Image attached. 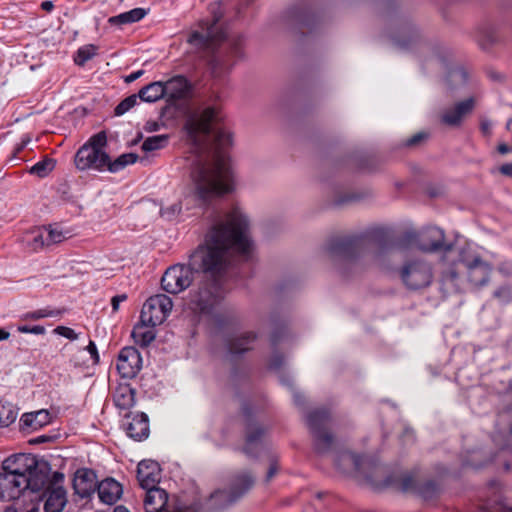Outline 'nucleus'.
Wrapping results in <instances>:
<instances>
[{
  "label": "nucleus",
  "instance_id": "17",
  "mask_svg": "<svg viewBox=\"0 0 512 512\" xmlns=\"http://www.w3.org/2000/svg\"><path fill=\"white\" fill-rule=\"evenodd\" d=\"M388 37L396 49L400 51L409 50L412 47L415 38L412 18L404 16L397 17L393 21Z\"/></svg>",
  "mask_w": 512,
  "mask_h": 512
},
{
  "label": "nucleus",
  "instance_id": "24",
  "mask_svg": "<svg viewBox=\"0 0 512 512\" xmlns=\"http://www.w3.org/2000/svg\"><path fill=\"white\" fill-rule=\"evenodd\" d=\"M161 478L160 465L154 460H142L137 467V479L142 488L157 486Z\"/></svg>",
  "mask_w": 512,
  "mask_h": 512
},
{
  "label": "nucleus",
  "instance_id": "39",
  "mask_svg": "<svg viewBox=\"0 0 512 512\" xmlns=\"http://www.w3.org/2000/svg\"><path fill=\"white\" fill-rule=\"evenodd\" d=\"M168 143L167 135H156L148 137L142 143V150L145 152H152L164 148Z\"/></svg>",
  "mask_w": 512,
  "mask_h": 512
},
{
  "label": "nucleus",
  "instance_id": "9",
  "mask_svg": "<svg viewBox=\"0 0 512 512\" xmlns=\"http://www.w3.org/2000/svg\"><path fill=\"white\" fill-rule=\"evenodd\" d=\"M2 469L19 478L43 482V487L48 483L47 475L39 469L36 456L29 453H18L7 457L2 463Z\"/></svg>",
  "mask_w": 512,
  "mask_h": 512
},
{
  "label": "nucleus",
  "instance_id": "15",
  "mask_svg": "<svg viewBox=\"0 0 512 512\" xmlns=\"http://www.w3.org/2000/svg\"><path fill=\"white\" fill-rule=\"evenodd\" d=\"M173 308L172 299L164 294L151 296L141 310V323L157 326L162 324Z\"/></svg>",
  "mask_w": 512,
  "mask_h": 512
},
{
  "label": "nucleus",
  "instance_id": "50",
  "mask_svg": "<svg viewBox=\"0 0 512 512\" xmlns=\"http://www.w3.org/2000/svg\"><path fill=\"white\" fill-rule=\"evenodd\" d=\"M283 363V356L278 352H274L269 360L268 367L271 370L279 371Z\"/></svg>",
  "mask_w": 512,
  "mask_h": 512
},
{
  "label": "nucleus",
  "instance_id": "26",
  "mask_svg": "<svg viewBox=\"0 0 512 512\" xmlns=\"http://www.w3.org/2000/svg\"><path fill=\"white\" fill-rule=\"evenodd\" d=\"M97 492L103 503L113 505L121 497L123 489L115 479L106 478L97 485Z\"/></svg>",
  "mask_w": 512,
  "mask_h": 512
},
{
  "label": "nucleus",
  "instance_id": "10",
  "mask_svg": "<svg viewBox=\"0 0 512 512\" xmlns=\"http://www.w3.org/2000/svg\"><path fill=\"white\" fill-rule=\"evenodd\" d=\"M458 250L452 254L441 255L440 288L445 295L460 293L464 290L465 279L459 267Z\"/></svg>",
  "mask_w": 512,
  "mask_h": 512
},
{
  "label": "nucleus",
  "instance_id": "45",
  "mask_svg": "<svg viewBox=\"0 0 512 512\" xmlns=\"http://www.w3.org/2000/svg\"><path fill=\"white\" fill-rule=\"evenodd\" d=\"M182 211V202L173 203L165 208L160 209V215L167 221L175 220Z\"/></svg>",
  "mask_w": 512,
  "mask_h": 512
},
{
  "label": "nucleus",
  "instance_id": "21",
  "mask_svg": "<svg viewBox=\"0 0 512 512\" xmlns=\"http://www.w3.org/2000/svg\"><path fill=\"white\" fill-rule=\"evenodd\" d=\"M123 427L128 437L135 441L145 440L150 433L148 416L143 412L125 415Z\"/></svg>",
  "mask_w": 512,
  "mask_h": 512
},
{
  "label": "nucleus",
  "instance_id": "63",
  "mask_svg": "<svg viewBox=\"0 0 512 512\" xmlns=\"http://www.w3.org/2000/svg\"><path fill=\"white\" fill-rule=\"evenodd\" d=\"M303 398L304 397L299 392L293 390V399H294V402L296 405H298V406L302 405Z\"/></svg>",
  "mask_w": 512,
  "mask_h": 512
},
{
  "label": "nucleus",
  "instance_id": "56",
  "mask_svg": "<svg viewBox=\"0 0 512 512\" xmlns=\"http://www.w3.org/2000/svg\"><path fill=\"white\" fill-rule=\"evenodd\" d=\"M127 299V296L126 294H120V295H116L114 296L112 299H111V305H112V310L113 312H117L118 309H119V305L120 303H122L123 301H125Z\"/></svg>",
  "mask_w": 512,
  "mask_h": 512
},
{
  "label": "nucleus",
  "instance_id": "18",
  "mask_svg": "<svg viewBox=\"0 0 512 512\" xmlns=\"http://www.w3.org/2000/svg\"><path fill=\"white\" fill-rule=\"evenodd\" d=\"M146 490L144 498V509L146 512H171L167 508L168 494L164 489L157 486L143 488ZM172 512H199L196 505H177Z\"/></svg>",
  "mask_w": 512,
  "mask_h": 512
},
{
  "label": "nucleus",
  "instance_id": "11",
  "mask_svg": "<svg viewBox=\"0 0 512 512\" xmlns=\"http://www.w3.org/2000/svg\"><path fill=\"white\" fill-rule=\"evenodd\" d=\"M330 420V414L324 408L315 409L307 415V424L313 435L314 448L318 454H325L332 448L333 436L328 430Z\"/></svg>",
  "mask_w": 512,
  "mask_h": 512
},
{
  "label": "nucleus",
  "instance_id": "13",
  "mask_svg": "<svg viewBox=\"0 0 512 512\" xmlns=\"http://www.w3.org/2000/svg\"><path fill=\"white\" fill-rule=\"evenodd\" d=\"M459 261L465 266L468 281L475 287L485 286L492 272V266L479 255H469L465 248L458 249Z\"/></svg>",
  "mask_w": 512,
  "mask_h": 512
},
{
  "label": "nucleus",
  "instance_id": "55",
  "mask_svg": "<svg viewBox=\"0 0 512 512\" xmlns=\"http://www.w3.org/2000/svg\"><path fill=\"white\" fill-rule=\"evenodd\" d=\"M284 335L285 330L283 328L275 329L271 335L272 346L275 347L278 343H280Z\"/></svg>",
  "mask_w": 512,
  "mask_h": 512
},
{
  "label": "nucleus",
  "instance_id": "32",
  "mask_svg": "<svg viewBox=\"0 0 512 512\" xmlns=\"http://www.w3.org/2000/svg\"><path fill=\"white\" fill-rule=\"evenodd\" d=\"M138 96L140 100L148 103L156 102L159 99L166 97V90L164 89V82L155 81L139 90Z\"/></svg>",
  "mask_w": 512,
  "mask_h": 512
},
{
  "label": "nucleus",
  "instance_id": "62",
  "mask_svg": "<svg viewBox=\"0 0 512 512\" xmlns=\"http://www.w3.org/2000/svg\"><path fill=\"white\" fill-rule=\"evenodd\" d=\"M146 131L148 132H154L159 129V124L155 121L147 122L145 126Z\"/></svg>",
  "mask_w": 512,
  "mask_h": 512
},
{
  "label": "nucleus",
  "instance_id": "25",
  "mask_svg": "<svg viewBox=\"0 0 512 512\" xmlns=\"http://www.w3.org/2000/svg\"><path fill=\"white\" fill-rule=\"evenodd\" d=\"M45 496V512H62L68 501L67 492L62 486L48 485Z\"/></svg>",
  "mask_w": 512,
  "mask_h": 512
},
{
  "label": "nucleus",
  "instance_id": "16",
  "mask_svg": "<svg viewBox=\"0 0 512 512\" xmlns=\"http://www.w3.org/2000/svg\"><path fill=\"white\" fill-rule=\"evenodd\" d=\"M43 488V482L19 478L10 472L0 473V500H13L20 497L26 489L38 492Z\"/></svg>",
  "mask_w": 512,
  "mask_h": 512
},
{
  "label": "nucleus",
  "instance_id": "19",
  "mask_svg": "<svg viewBox=\"0 0 512 512\" xmlns=\"http://www.w3.org/2000/svg\"><path fill=\"white\" fill-rule=\"evenodd\" d=\"M474 106V98L470 97L444 108L439 113V123L446 127L459 128L465 118L472 113Z\"/></svg>",
  "mask_w": 512,
  "mask_h": 512
},
{
  "label": "nucleus",
  "instance_id": "49",
  "mask_svg": "<svg viewBox=\"0 0 512 512\" xmlns=\"http://www.w3.org/2000/svg\"><path fill=\"white\" fill-rule=\"evenodd\" d=\"M17 331L20 333H31L35 335H43L46 332L45 327L41 325H19L17 327Z\"/></svg>",
  "mask_w": 512,
  "mask_h": 512
},
{
  "label": "nucleus",
  "instance_id": "59",
  "mask_svg": "<svg viewBox=\"0 0 512 512\" xmlns=\"http://www.w3.org/2000/svg\"><path fill=\"white\" fill-rule=\"evenodd\" d=\"M480 129L484 135L489 136L492 130V123L489 120H482Z\"/></svg>",
  "mask_w": 512,
  "mask_h": 512
},
{
  "label": "nucleus",
  "instance_id": "48",
  "mask_svg": "<svg viewBox=\"0 0 512 512\" xmlns=\"http://www.w3.org/2000/svg\"><path fill=\"white\" fill-rule=\"evenodd\" d=\"M53 332L57 335L63 336L71 341L77 340L79 335L72 328L66 326H57Z\"/></svg>",
  "mask_w": 512,
  "mask_h": 512
},
{
  "label": "nucleus",
  "instance_id": "58",
  "mask_svg": "<svg viewBox=\"0 0 512 512\" xmlns=\"http://www.w3.org/2000/svg\"><path fill=\"white\" fill-rule=\"evenodd\" d=\"M109 23L115 24V25H122V24H129L128 19L126 18V14L121 13L117 16H113L109 19Z\"/></svg>",
  "mask_w": 512,
  "mask_h": 512
},
{
  "label": "nucleus",
  "instance_id": "14",
  "mask_svg": "<svg viewBox=\"0 0 512 512\" xmlns=\"http://www.w3.org/2000/svg\"><path fill=\"white\" fill-rule=\"evenodd\" d=\"M418 250L425 253L452 254L454 244L446 242L445 232L436 226H426L418 231Z\"/></svg>",
  "mask_w": 512,
  "mask_h": 512
},
{
  "label": "nucleus",
  "instance_id": "30",
  "mask_svg": "<svg viewBox=\"0 0 512 512\" xmlns=\"http://www.w3.org/2000/svg\"><path fill=\"white\" fill-rule=\"evenodd\" d=\"M474 39L483 50H488L498 41V35L493 25L485 23L476 27Z\"/></svg>",
  "mask_w": 512,
  "mask_h": 512
},
{
  "label": "nucleus",
  "instance_id": "31",
  "mask_svg": "<svg viewBox=\"0 0 512 512\" xmlns=\"http://www.w3.org/2000/svg\"><path fill=\"white\" fill-rule=\"evenodd\" d=\"M113 401L120 410H128L135 404V390L128 384H121L114 391Z\"/></svg>",
  "mask_w": 512,
  "mask_h": 512
},
{
  "label": "nucleus",
  "instance_id": "43",
  "mask_svg": "<svg viewBox=\"0 0 512 512\" xmlns=\"http://www.w3.org/2000/svg\"><path fill=\"white\" fill-rule=\"evenodd\" d=\"M433 280V272L430 265L421 264L418 261V288L426 287L431 284Z\"/></svg>",
  "mask_w": 512,
  "mask_h": 512
},
{
  "label": "nucleus",
  "instance_id": "54",
  "mask_svg": "<svg viewBox=\"0 0 512 512\" xmlns=\"http://www.w3.org/2000/svg\"><path fill=\"white\" fill-rule=\"evenodd\" d=\"M86 350L90 354V356L93 360V363H95V364L98 363L99 362V354H98V350H97V347H96V344L94 341H92V340L89 341V344L87 345Z\"/></svg>",
  "mask_w": 512,
  "mask_h": 512
},
{
  "label": "nucleus",
  "instance_id": "47",
  "mask_svg": "<svg viewBox=\"0 0 512 512\" xmlns=\"http://www.w3.org/2000/svg\"><path fill=\"white\" fill-rule=\"evenodd\" d=\"M128 23H135L143 19L147 11L143 8H134L130 11L125 12Z\"/></svg>",
  "mask_w": 512,
  "mask_h": 512
},
{
  "label": "nucleus",
  "instance_id": "41",
  "mask_svg": "<svg viewBox=\"0 0 512 512\" xmlns=\"http://www.w3.org/2000/svg\"><path fill=\"white\" fill-rule=\"evenodd\" d=\"M96 47L94 45H85L80 47L74 57V61L78 66H84L96 55Z\"/></svg>",
  "mask_w": 512,
  "mask_h": 512
},
{
  "label": "nucleus",
  "instance_id": "40",
  "mask_svg": "<svg viewBox=\"0 0 512 512\" xmlns=\"http://www.w3.org/2000/svg\"><path fill=\"white\" fill-rule=\"evenodd\" d=\"M55 167V162L51 158H45L37 163H35L30 168V173L33 175H37L40 178L46 177Z\"/></svg>",
  "mask_w": 512,
  "mask_h": 512
},
{
  "label": "nucleus",
  "instance_id": "35",
  "mask_svg": "<svg viewBox=\"0 0 512 512\" xmlns=\"http://www.w3.org/2000/svg\"><path fill=\"white\" fill-rule=\"evenodd\" d=\"M138 160V155L135 153H124L117 157L114 161L110 160L108 156V163L105 170L111 173H117L123 170L126 166L134 164Z\"/></svg>",
  "mask_w": 512,
  "mask_h": 512
},
{
  "label": "nucleus",
  "instance_id": "42",
  "mask_svg": "<svg viewBox=\"0 0 512 512\" xmlns=\"http://www.w3.org/2000/svg\"><path fill=\"white\" fill-rule=\"evenodd\" d=\"M61 314V310L51 309L49 307L38 309L36 311L23 314V320H39L48 317H57Z\"/></svg>",
  "mask_w": 512,
  "mask_h": 512
},
{
  "label": "nucleus",
  "instance_id": "4",
  "mask_svg": "<svg viewBox=\"0 0 512 512\" xmlns=\"http://www.w3.org/2000/svg\"><path fill=\"white\" fill-rule=\"evenodd\" d=\"M421 72L426 77L438 76L445 73L446 89L455 91L468 83L469 72L457 58L456 52L443 44L430 45L418 40Z\"/></svg>",
  "mask_w": 512,
  "mask_h": 512
},
{
  "label": "nucleus",
  "instance_id": "28",
  "mask_svg": "<svg viewBox=\"0 0 512 512\" xmlns=\"http://www.w3.org/2000/svg\"><path fill=\"white\" fill-rule=\"evenodd\" d=\"M166 97L170 100H180L189 92L190 85L188 80L181 75L175 76L164 83Z\"/></svg>",
  "mask_w": 512,
  "mask_h": 512
},
{
  "label": "nucleus",
  "instance_id": "5",
  "mask_svg": "<svg viewBox=\"0 0 512 512\" xmlns=\"http://www.w3.org/2000/svg\"><path fill=\"white\" fill-rule=\"evenodd\" d=\"M336 466L342 473L353 476L373 489L388 487L393 482L385 466L371 457L359 456L350 451L338 454Z\"/></svg>",
  "mask_w": 512,
  "mask_h": 512
},
{
  "label": "nucleus",
  "instance_id": "3",
  "mask_svg": "<svg viewBox=\"0 0 512 512\" xmlns=\"http://www.w3.org/2000/svg\"><path fill=\"white\" fill-rule=\"evenodd\" d=\"M328 253L337 269L346 274L348 266L357 264L358 259L370 252L375 261L380 262L382 255L390 254L402 260L400 277L409 289H416V233L409 231L395 242L386 229H377L369 239L363 237L337 238L328 245Z\"/></svg>",
  "mask_w": 512,
  "mask_h": 512
},
{
  "label": "nucleus",
  "instance_id": "1",
  "mask_svg": "<svg viewBox=\"0 0 512 512\" xmlns=\"http://www.w3.org/2000/svg\"><path fill=\"white\" fill-rule=\"evenodd\" d=\"M252 251L249 219L234 208L210 227L204 243L190 254L187 265L176 264L165 271L161 286L170 294H178L191 285L193 272L217 274L229 267L235 255L249 259Z\"/></svg>",
  "mask_w": 512,
  "mask_h": 512
},
{
  "label": "nucleus",
  "instance_id": "23",
  "mask_svg": "<svg viewBox=\"0 0 512 512\" xmlns=\"http://www.w3.org/2000/svg\"><path fill=\"white\" fill-rule=\"evenodd\" d=\"M73 488L81 498L90 497L97 488L96 474L90 469H79L73 479Z\"/></svg>",
  "mask_w": 512,
  "mask_h": 512
},
{
  "label": "nucleus",
  "instance_id": "60",
  "mask_svg": "<svg viewBox=\"0 0 512 512\" xmlns=\"http://www.w3.org/2000/svg\"><path fill=\"white\" fill-rule=\"evenodd\" d=\"M143 74H144V70H138V71L132 72L131 74H129L125 77V82L132 83L135 80H137L138 78H140Z\"/></svg>",
  "mask_w": 512,
  "mask_h": 512
},
{
  "label": "nucleus",
  "instance_id": "2",
  "mask_svg": "<svg viewBox=\"0 0 512 512\" xmlns=\"http://www.w3.org/2000/svg\"><path fill=\"white\" fill-rule=\"evenodd\" d=\"M223 116L217 107H206L202 112L188 118L184 129L191 149L195 154L192 161L191 179L194 184L193 196L199 204L208 203L213 197L232 190L233 178L226 157L215 153L213 160L206 156L207 141L212 138L216 149L223 150L232 144V136L225 128L218 126Z\"/></svg>",
  "mask_w": 512,
  "mask_h": 512
},
{
  "label": "nucleus",
  "instance_id": "61",
  "mask_svg": "<svg viewBox=\"0 0 512 512\" xmlns=\"http://www.w3.org/2000/svg\"><path fill=\"white\" fill-rule=\"evenodd\" d=\"M499 171L505 175V176H509L512 178V162L511 163H506V164H503L500 168H499Z\"/></svg>",
  "mask_w": 512,
  "mask_h": 512
},
{
  "label": "nucleus",
  "instance_id": "7",
  "mask_svg": "<svg viewBox=\"0 0 512 512\" xmlns=\"http://www.w3.org/2000/svg\"><path fill=\"white\" fill-rule=\"evenodd\" d=\"M106 145L107 136L104 131L93 135L75 155L74 162L77 169L104 171L108 163V154L103 150Z\"/></svg>",
  "mask_w": 512,
  "mask_h": 512
},
{
  "label": "nucleus",
  "instance_id": "46",
  "mask_svg": "<svg viewBox=\"0 0 512 512\" xmlns=\"http://www.w3.org/2000/svg\"><path fill=\"white\" fill-rule=\"evenodd\" d=\"M397 485L402 492H413L416 489L415 475L413 473L402 475Z\"/></svg>",
  "mask_w": 512,
  "mask_h": 512
},
{
  "label": "nucleus",
  "instance_id": "37",
  "mask_svg": "<svg viewBox=\"0 0 512 512\" xmlns=\"http://www.w3.org/2000/svg\"><path fill=\"white\" fill-rule=\"evenodd\" d=\"M16 418V407L12 403L0 401V427H8Z\"/></svg>",
  "mask_w": 512,
  "mask_h": 512
},
{
  "label": "nucleus",
  "instance_id": "38",
  "mask_svg": "<svg viewBox=\"0 0 512 512\" xmlns=\"http://www.w3.org/2000/svg\"><path fill=\"white\" fill-rule=\"evenodd\" d=\"M27 245L33 251H39L40 249L47 247L46 244V233L44 229L33 230L26 236Z\"/></svg>",
  "mask_w": 512,
  "mask_h": 512
},
{
  "label": "nucleus",
  "instance_id": "36",
  "mask_svg": "<svg viewBox=\"0 0 512 512\" xmlns=\"http://www.w3.org/2000/svg\"><path fill=\"white\" fill-rule=\"evenodd\" d=\"M46 233V244L47 247L63 242L70 237L69 231L61 229L57 225H49L44 228Z\"/></svg>",
  "mask_w": 512,
  "mask_h": 512
},
{
  "label": "nucleus",
  "instance_id": "22",
  "mask_svg": "<svg viewBox=\"0 0 512 512\" xmlns=\"http://www.w3.org/2000/svg\"><path fill=\"white\" fill-rule=\"evenodd\" d=\"M255 478L248 472L242 471L236 474L232 480L228 496V503L231 504L245 494L254 484ZM226 495L224 491H216L212 494V499H218Z\"/></svg>",
  "mask_w": 512,
  "mask_h": 512
},
{
  "label": "nucleus",
  "instance_id": "57",
  "mask_svg": "<svg viewBox=\"0 0 512 512\" xmlns=\"http://www.w3.org/2000/svg\"><path fill=\"white\" fill-rule=\"evenodd\" d=\"M424 192L430 197L435 198L442 194V190L438 186H427L425 187Z\"/></svg>",
  "mask_w": 512,
  "mask_h": 512
},
{
  "label": "nucleus",
  "instance_id": "52",
  "mask_svg": "<svg viewBox=\"0 0 512 512\" xmlns=\"http://www.w3.org/2000/svg\"><path fill=\"white\" fill-rule=\"evenodd\" d=\"M211 69L214 76L219 77L222 73L228 70V67L222 68L221 61L215 57L211 62Z\"/></svg>",
  "mask_w": 512,
  "mask_h": 512
},
{
  "label": "nucleus",
  "instance_id": "64",
  "mask_svg": "<svg viewBox=\"0 0 512 512\" xmlns=\"http://www.w3.org/2000/svg\"><path fill=\"white\" fill-rule=\"evenodd\" d=\"M41 7L43 10L50 12L54 8V4L52 1H44L41 3Z\"/></svg>",
  "mask_w": 512,
  "mask_h": 512
},
{
  "label": "nucleus",
  "instance_id": "51",
  "mask_svg": "<svg viewBox=\"0 0 512 512\" xmlns=\"http://www.w3.org/2000/svg\"><path fill=\"white\" fill-rule=\"evenodd\" d=\"M279 464H278V461L276 458H272L270 460V464H269V468H268V471L266 473V477H265V481L266 482H269L273 479V477L278 473L279 471Z\"/></svg>",
  "mask_w": 512,
  "mask_h": 512
},
{
  "label": "nucleus",
  "instance_id": "44",
  "mask_svg": "<svg viewBox=\"0 0 512 512\" xmlns=\"http://www.w3.org/2000/svg\"><path fill=\"white\" fill-rule=\"evenodd\" d=\"M139 96L136 94L130 95L123 99L114 110L116 116H121L131 110L138 103Z\"/></svg>",
  "mask_w": 512,
  "mask_h": 512
},
{
  "label": "nucleus",
  "instance_id": "53",
  "mask_svg": "<svg viewBox=\"0 0 512 512\" xmlns=\"http://www.w3.org/2000/svg\"><path fill=\"white\" fill-rule=\"evenodd\" d=\"M511 296V291H510V288L507 287V286H502V287H499L495 292H494V297L502 300V301H506L510 298Z\"/></svg>",
  "mask_w": 512,
  "mask_h": 512
},
{
  "label": "nucleus",
  "instance_id": "27",
  "mask_svg": "<svg viewBox=\"0 0 512 512\" xmlns=\"http://www.w3.org/2000/svg\"><path fill=\"white\" fill-rule=\"evenodd\" d=\"M50 422V413L41 409L35 412L25 413L20 418V427L23 431H35Z\"/></svg>",
  "mask_w": 512,
  "mask_h": 512
},
{
  "label": "nucleus",
  "instance_id": "20",
  "mask_svg": "<svg viewBox=\"0 0 512 512\" xmlns=\"http://www.w3.org/2000/svg\"><path fill=\"white\" fill-rule=\"evenodd\" d=\"M142 367V358L139 351L134 347H124L121 349L116 368L122 378H134Z\"/></svg>",
  "mask_w": 512,
  "mask_h": 512
},
{
  "label": "nucleus",
  "instance_id": "33",
  "mask_svg": "<svg viewBox=\"0 0 512 512\" xmlns=\"http://www.w3.org/2000/svg\"><path fill=\"white\" fill-rule=\"evenodd\" d=\"M154 326L150 324H143L141 320L132 330V337L135 342L143 347H147L155 339Z\"/></svg>",
  "mask_w": 512,
  "mask_h": 512
},
{
  "label": "nucleus",
  "instance_id": "12",
  "mask_svg": "<svg viewBox=\"0 0 512 512\" xmlns=\"http://www.w3.org/2000/svg\"><path fill=\"white\" fill-rule=\"evenodd\" d=\"M246 418V437L243 452L248 457H257L265 447V436L267 430L253 418V409L245 404L242 408Z\"/></svg>",
  "mask_w": 512,
  "mask_h": 512
},
{
  "label": "nucleus",
  "instance_id": "29",
  "mask_svg": "<svg viewBox=\"0 0 512 512\" xmlns=\"http://www.w3.org/2000/svg\"><path fill=\"white\" fill-rule=\"evenodd\" d=\"M257 335L254 332H245L235 335L227 340V348L230 354H242L252 348Z\"/></svg>",
  "mask_w": 512,
  "mask_h": 512
},
{
  "label": "nucleus",
  "instance_id": "8",
  "mask_svg": "<svg viewBox=\"0 0 512 512\" xmlns=\"http://www.w3.org/2000/svg\"><path fill=\"white\" fill-rule=\"evenodd\" d=\"M210 13L212 14V21H201L200 30L192 32L188 39L190 44L198 48L212 49L217 42L226 38L225 32L218 27V22L223 16L221 4H212L210 6Z\"/></svg>",
  "mask_w": 512,
  "mask_h": 512
},
{
  "label": "nucleus",
  "instance_id": "34",
  "mask_svg": "<svg viewBox=\"0 0 512 512\" xmlns=\"http://www.w3.org/2000/svg\"><path fill=\"white\" fill-rule=\"evenodd\" d=\"M138 160V155L135 153H124L117 157L114 161L110 160L108 156V163L105 170L111 173H117L123 170L126 166L134 164Z\"/></svg>",
  "mask_w": 512,
  "mask_h": 512
},
{
  "label": "nucleus",
  "instance_id": "6",
  "mask_svg": "<svg viewBox=\"0 0 512 512\" xmlns=\"http://www.w3.org/2000/svg\"><path fill=\"white\" fill-rule=\"evenodd\" d=\"M227 268L214 275L205 274L210 279L201 281L197 290L191 293L189 307L194 313L205 316L212 315L223 298L220 277Z\"/></svg>",
  "mask_w": 512,
  "mask_h": 512
}]
</instances>
